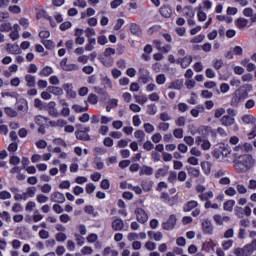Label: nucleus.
I'll list each match as a JSON object with an SVG mask.
<instances>
[{"instance_id":"nucleus-1","label":"nucleus","mask_w":256,"mask_h":256,"mask_svg":"<svg viewBox=\"0 0 256 256\" xmlns=\"http://www.w3.org/2000/svg\"><path fill=\"white\" fill-rule=\"evenodd\" d=\"M252 91L253 85L251 84H244L238 87V89L234 91V93L232 94V98L231 101L229 102V105H231V107L234 108L239 107L241 102H244V100L249 98V93H251Z\"/></svg>"},{"instance_id":"nucleus-2","label":"nucleus","mask_w":256,"mask_h":256,"mask_svg":"<svg viewBox=\"0 0 256 256\" xmlns=\"http://www.w3.org/2000/svg\"><path fill=\"white\" fill-rule=\"evenodd\" d=\"M254 164L255 160L253 159V156L245 154L238 156V158L234 160V169H236L238 173H247L253 168Z\"/></svg>"},{"instance_id":"nucleus-3","label":"nucleus","mask_w":256,"mask_h":256,"mask_svg":"<svg viewBox=\"0 0 256 256\" xmlns=\"http://www.w3.org/2000/svg\"><path fill=\"white\" fill-rule=\"evenodd\" d=\"M176 223H177V218H176L175 214H171V215H169L166 222L162 223V229L164 231H172L175 229Z\"/></svg>"},{"instance_id":"nucleus-4","label":"nucleus","mask_w":256,"mask_h":256,"mask_svg":"<svg viewBox=\"0 0 256 256\" xmlns=\"http://www.w3.org/2000/svg\"><path fill=\"white\" fill-rule=\"evenodd\" d=\"M198 133L201 137V139H207V137L209 136V133H212V137L216 136V133L213 132L212 127L211 126H201L198 128Z\"/></svg>"},{"instance_id":"nucleus-5","label":"nucleus","mask_w":256,"mask_h":256,"mask_svg":"<svg viewBox=\"0 0 256 256\" xmlns=\"http://www.w3.org/2000/svg\"><path fill=\"white\" fill-rule=\"evenodd\" d=\"M136 220L139 223L144 224L148 221V215L143 208H136L135 210Z\"/></svg>"},{"instance_id":"nucleus-6","label":"nucleus","mask_w":256,"mask_h":256,"mask_svg":"<svg viewBox=\"0 0 256 256\" xmlns=\"http://www.w3.org/2000/svg\"><path fill=\"white\" fill-rule=\"evenodd\" d=\"M195 143L198 146L201 144V150L203 151H208L209 149H211V146H212L211 142L208 141V139H202V137H196Z\"/></svg>"},{"instance_id":"nucleus-7","label":"nucleus","mask_w":256,"mask_h":256,"mask_svg":"<svg viewBox=\"0 0 256 256\" xmlns=\"http://www.w3.org/2000/svg\"><path fill=\"white\" fill-rule=\"evenodd\" d=\"M60 67L63 71H75L78 69L77 65L75 64H68V58H64L60 62Z\"/></svg>"},{"instance_id":"nucleus-8","label":"nucleus","mask_w":256,"mask_h":256,"mask_svg":"<svg viewBox=\"0 0 256 256\" xmlns=\"http://www.w3.org/2000/svg\"><path fill=\"white\" fill-rule=\"evenodd\" d=\"M51 201L58 204H63L66 201V198L61 192H53L51 195Z\"/></svg>"},{"instance_id":"nucleus-9","label":"nucleus","mask_w":256,"mask_h":256,"mask_svg":"<svg viewBox=\"0 0 256 256\" xmlns=\"http://www.w3.org/2000/svg\"><path fill=\"white\" fill-rule=\"evenodd\" d=\"M62 89L65 90L67 97L75 98L77 96V93L73 90L72 83L63 84Z\"/></svg>"},{"instance_id":"nucleus-10","label":"nucleus","mask_w":256,"mask_h":256,"mask_svg":"<svg viewBox=\"0 0 256 256\" xmlns=\"http://www.w3.org/2000/svg\"><path fill=\"white\" fill-rule=\"evenodd\" d=\"M55 107H56L55 101H51L47 104V111L49 115H51L53 118H57L61 115L59 112H57Z\"/></svg>"},{"instance_id":"nucleus-11","label":"nucleus","mask_w":256,"mask_h":256,"mask_svg":"<svg viewBox=\"0 0 256 256\" xmlns=\"http://www.w3.org/2000/svg\"><path fill=\"white\" fill-rule=\"evenodd\" d=\"M124 227L125 224L122 218H116L112 221L113 231H123Z\"/></svg>"},{"instance_id":"nucleus-12","label":"nucleus","mask_w":256,"mask_h":256,"mask_svg":"<svg viewBox=\"0 0 256 256\" xmlns=\"http://www.w3.org/2000/svg\"><path fill=\"white\" fill-rule=\"evenodd\" d=\"M220 124L223 125L224 127H231L232 125L235 124V117L222 116V118H220Z\"/></svg>"},{"instance_id":"nucleus-13","label":"nucleus","mask_w":256,"mask_h":256,"mask_svg":"<svg viewBox=\"0 0 256 256\" xmlns=\"http://www.w3.org/2000/svg\"><path fill=\"white\" fill-rule=\"evenodd\" d=\"M153 52V47L151 44H146L144 47V53L141 54V59H143V61H150L151 60V56L149 54H151Z\"/></svg>"},{"instance_id":"nucleus-14","label":"nucleus","mask_w":256,"mask_h":256,"mask_svg":"<svg viewBox=\"0 0 256 256\" xmlns=\"http://www.w3.org/2000/svg\"><path fill=\"white\" fill-rule=\"evenodd\" d=\"M172 12L173 10L170 5H164L159 9L160 15L164 18H170L172 16Z\"/></svg>"},{"instance_id":"nucleus-15","label":"nucleus","mask_w":256,"mask_h":256,"mask_svg":"<svg viewBox=\"0 0 256 256\" xmlns=\"http://www.w3.org/2000/svg\"><path fill=\"white\" fill-rule=\"evenodd\" d=\"M193 62V57L191 55H186L184 58H181V60H178V64L181 65V68H188L190 64Z\"/></svg>"},{"instance_id":"nucleus-16","label":"nucleus","mask_w":256,"mask_h":256,"mask_svg":"<svg viewBox=\"0 0 256 256\" xmlns=\"http://www.w3.org/2000/svg\"><path fill=\"white\" fill-rule=\"evenodd\" d=\"M217 147L220 149V151L222 152V156L228 158L229 155L231 154V149L229 144H225V143H219L217 145Z\"/></svg>"},{"instance_id":"nucleus-17","label":"nucleus","mask_w":256,"mask_h":256,"mask_svg":"<svg viewBox=\"0 0 256 256\" xmlns=\"http://www.w3.org/2000/svg\"><path fill=\"white\" fill-rule=\"evenodd\" d=\"M201 226L203 227L204 234H213V226L211 220L205 219Z\"/></svg>"},{"instance_id":"nucleus-18","label":"nucleus","mask_w":256,"mask_h":256,"mask_svg":"<svg viewBox=\"0 0 256 256\" xmlns=\"http://www.w3.org/2000/svg\"><path fill=\"white\" fill-rule=\"evenodd\" d=\"M130 33L136 37L142 36V28L137 23H131L130 25Z\"/></svg>"},{"instance_id":"nucleus-19","label":"nucleus","mask_w":256,"mask_h":256,"mask_svg":"<svg viewBox=\"0 0 256 256\" xmlns=\"http://www.w3.org/2000/svg\"><path fill=\"white\" fill-rule=\"evenodd\" d=\"M199 206L198 202L195 200H191L189 202H186V204L183 207V210L185 213L191 212L193 209H197Z\"/></svg>"},{"instance_id":"nucleus-20","label":"nucleus","mask_w":256,"mask_h":256,"mask_svg":"<svg viewBox=\"0 0 256 256\" xmlns=\"http://www.w3.org/2000/svg\"><path fill=\"white\" fill-rule=\"evenodd\" d=\"M47 92L52 93L54 96H62L64 94L63 88L59 86H49L47 87Z\"/></svg>"},{"instance_id":"nucleus-21","label":"nucleus","mask_w":256,"mask_h":256,"mask_svg":"<svg viewBox=\"0 0 256 256\" xmlns=\"http://www.w3.org/2000/svg\"><path fill=\"white\" fill-rule=\"evenodd\" d=\"M235 204H236L235 200L229 199L223 203V210L228 213H232V211H234Z\"/></svg>"},{"instance_id":"nucleus-22","label":"nucleus","mask_w":256,"mask_h":256,"mask_svg":"<svg viewBox=\"0 0 256 256\" xmlns=\"http://www.w3.org/2000/svg\"><path fill=\"white\" fill-rule=\"evenodd\" d=\"M75 137H76V139H78L80 141H84V142L91 140V137L89 136L88 133H85V132L79 131V130L75 131Z\"/></svg>"},{"instance_id":"nucleus-23","label":"nucleus","mask_w":256,"mask_h":256,"mask_svg":"<svg viewBox=\"0 0 256 256\" xmlns=\"http://www.w3.org/2000/svg\"><path fill=\"white\" fill-rule=\"evenodd\" d=\"M184 81L183 80H174L169 84L168 89L181 90L183 89Z\"/></svg>"},{"instance_id":"nucleus-24","label":"nucleus","mask_w":256,"mask_h":256,"mask_svg":"<svg viewBox=\"0 0 256 256\" xmlns=\"http://www.w3.org/2000/svg\"><path fill=\"white\" fill-rule=\"evenodd\" d=\"M25 82H26V86H28L29 88H33L36 86V77L32 76L31 74H26Z\"/></svg>"},{"instance_id":"nucleus-25","label":"nucleus","mask_w":256,"mask_h":256,"mask_svg":"<svg viewBox=\"0 0 256 256\" xmlns=\"http://www.w3.org/2000/svg\"><path fill=\"white\" fill-rule=\"evenodd\" d=\"M153 187V181L152 180H143L141 181V188H143V191L148 193L152 190Z\"/></svg>"},{"instance_id":"nucleus-26","label":"nucleus","mask_w":256,"mask_h":256,"mask_svg":"<svg viewBox=\"0 0 256 256\" xmlns=\"http://www.w3.org/2000/svg\"><path fill=\"white\" fill-rule=\"evenodd\" d=\"M7 51L10 54L18 55L20 53V48L18 44H7Z\"/></svg>"},{"instance_id":"nucleus-27","label":"nucleus","mask_w":256,"mask_h":256,"mask_svg":"<svg viewBox=\"0 0 256 256\" xmlns=\"http://www.w3.org/2000/svg\"><path fill=\"white\" fill-rule=\"evenodd\" d=\"M187 173L189 176L198 178L200 175V170L191 166H186Z\"/></svg>"},{"instance_id":"nucleus-28","label":"nucleus","mask_w":256,"mask_h":256,"mask_svg":"<svg viewBox=\"0 0 256 256\" xmlns=\"http://www.w3.org/2000/svg\"><path fill=\"white\" fill-rule=\"evenodd\" d=\"M53 73L54 69L50 66H46L42 70H40L39 75L42 77H49Z\"/></svg>"},{"instance_id":"nucleus-29","label":"nucleus","mask_w":256,"mask_h":256,"mask_svg":"<svg viewBox=\"0 0 256 256\" xmlns=\"http://www.w3.org/2000/svg\"><path fill=\"white\" fill-rule=\"evenodd\" d=\"M242 122H244L245 125L254 124L256 122V118L253 115L246 114L242 116Z\"/></svg>"},{"instance_id":"nucleus-30","label":"nucleus","mask_w":256,"mask_h":256,"mask_svg":"<svg viewBox=\"0 0 256 256\" xmlns=\"http://www.w3.org/2000/svg\"><path fill=\"white\" fill-rule=\"evenodd\" d=\"M139 175L140 176H143V175L152 176L153 168L151 166H143V168L140 169Z\"/></svg>"},{"instance_id":"nucleus-31","label":"nucleus","mask_w":256,"mask_h":256,"mask_svg":"<svg viewBox=\"0 0 256 256\" xmlns=\"http://www.w3.org/2000/svg\"><path fill=\"white\" fill-rule=\"evenodd\" d=\"M96 46V38H88V44L85 45L86 51H92L95 49Z\"/></svg>"},{"instance_id":"nucleus-32","label":"nucleus","mask_w":256,"mask_h":256,"mask_svg":"<svg viewBox=\"0 0 256 256\" xmlns=\"http://www.w3.org/2000/svg\"><path fill=\"white\" fill-rule=\"evenodd\" d=\"M146 114L148 115H156L157 114V106L156 104H148L146 106Z\"/></svg>"},{"instance_id":"nucleus-33","label":"nucleus","mask_w":256,"mask_h":256,"mask_svg":"<svg viewBox=\"0 0 256 256\" xmlns=\"http://www.w3.org/2000/svg\"><path fill=\"white\" fill-rule=\"evenodd\" d=\"M244 210L241 206H234V216H237L238 219L244 218Z\"/></svg>"},{"instance_id":"nucleus-34","label":"nucleus","mask_w":256,"mask_h":256,"mask_svg":"<svg viewBox=\"0 0 256 256\" xmlns=\"http://www.w3.org/2000/svg\"><path fill=\"white\" fill-rule=\"evenodd\" d=\"M37 192V188L36 187H29L26 188V192L23 193V196H28L29 198H34V196L36 195Z\"/></svg>"},{"instance_id":"nucleus-35","label":"nucleus","mask_w":256,"mask_h":256,"mask_svg":"<svg viewBox=\"0 0 256 256\" xmlns=\"http://www.w3.org/2000/svg\"><path fill=\"white\" fill-rule=\"evenodd\" d=\"M214 197V194L212 191L205 192L199 195L200 201H209V199H212Z\"/></svg>"},{"instance_id":"nucleus-36","label":"nucleus","mask_w":256,"mask_h":256,"mask_svg":"<svg viewBox=\"0 0 256 256\" xmlns=\"http://www.w3.org/2000/svg\"><path fill=\"white\" fill-rule=\"evenodd\" d=\"M13 30V27L11 26L10 22H5L0 25V32H10Z\"/></svg>"},{"instance_id":"nucleus-37","label":"nucleus","mask_w":256,"mask_h":256,"mask_svg":"<svg viewBox=\"0 0 256 256\" xmlns=\"http://www.w3.org/2000/svg\"><path fill=\"white\" fill-rule=\"evenodd\" d=\"M176 180H178L177 173L173 170L169 171V175L167 178L168 183L175 184Z\"/></svg>"},{"instance_id":"nucleus-38","label":"nucleus","mask_w":256,"mask_h":256,"mask_svg":"<svg viewBox=\"0 0 256 256\" xmlns=\"http://www.w3.org/2000/svg\"><path fill=\"white\" fill-rule=\"evenodd\" d=\"M5 114L10 118H16L18 116V112L15 111V109L6 107L5 108Z\"/></svg>"},{"instance_id":"nucleus-39","label":"nucleus","mask_w":256,"mask_h":256,"mask_svg":"<svg viewBox=\"0 0 256 256\" xmlns=\"http://www.w3.org/2000/svg\"><path fill=\"white\" fill-rule=\"evenodd\" d=\"M84 213L88 215H92L93 217H97L98 213L95 212V208L91 205L84 207Z\"/></svg>"},{"instance_id":"nucleus-40","label":"nucleus","mask_w":256,"mask_h":256,"mask_svg":"<svg viewBox=\"0 0 256 256\" xmlns=\"http://www.w3.org/2000/svg\"><path fill=\"white\" fill-rule=\"evenodd\" d=\"M88 106L86 107H82L79 104H74L72 105V110L75 111V113H83V112H87L88 111Z\"/></svg>"},{"instance_id":"nucleus-41","label":"nucleus","mask_w":256,"mask_h":256,"mask_svg":"<svg viewBox=\"0 0 256 256\" xmlns=\"http://www.w3.org/2000/svg\"><path fill=\"white\" fill-rule=\"evenodd\" d=\"M242 64L245 66L246 70L249 72H253L256 70V66L251 62L249 63V59H245L244 63Z\"/></svg>"},{"instance_id":"nucleus-42","label":"nucleus","mask_w":256,"mask_h":256,"mask_svg":"<svg viewBox=\"0 0 256 256\" xmlns=\"http://www.w3.org/2000/svg\"><path fill=\"white\" fill-rule=\"evenodd\" d=\"M248 25V20L245 18H238L236 21L237 28L243 29Z\"/></svg>"},{"instance_id":"nucleus-43","label":"nucleus","mask_w":256,"mask_h":256,"mask_svg":"<svg viewBox=\"0 0 256 256\" xmlns=\"http://www.w3.org/2000/svg\"><path fill=\"white\" fill-rule=\"evenodd\" d=\"M225 114H226L225 108H217V109H215V111H214V118H215V119H221V117H222L223 115H225Z\"/></svg>"},{"instance_id":"nucleus-44","label":"nucleus","mask_w":256,"mask_h":256,"mask_svg":"<svg viewBox=\"0 0 256 256\" xmlns=\"http://www.w3.org/2000/svg\"><path fill=\"white\" fill-rule=\"evenodd\" d=\"M205 39V35L204 34H199L198 36H195L194 38H192L190 40L191 44H198V43H202Z\"/></svg>"},{"instance_id":"nucleus-45","label":"nucleus","mask_w":256,"mask_h":256,"mask_svg":"<svg viewBox=\"0 0 256 256\" xmlns=\"http://www.w3.org/2000/svg\"><path fill=\"white\" fill-rule=\"evenodd\" d=\"M134 137L138 139L139 143H142L144 141L145 134L143 130H136L134 133Z\"/></svg>"},{"instance_id":"nucleus-46","label":"nucleus","mask_w":256,"mask_h":256,"mask_svg":"<svg viewBox=\"0 0 256 256\" xmlns=\"http://www.w3.org/2000/svg\"><path fill=\"white\" fill-rule=\"evenodd\" d=\"M134 98H135L136 102H138V104H140V105H143V104L147 103V101H148V98L145 95H135Z\"/></svg>"},{"instance_id":"nucleus-47","label":"nucleus","mask_w":256,"mask_h":256,"mask_svg":"<svg viewBox=\"0 0 256 256\" xmlns=\"http://www.w3.org/2000/svg\"><path fill=\"white\" fill-rule=\"evenodd\" d=\"M42 44L48 50H52L55 48V43L52 40H42Z\"/></svg>"},{"instance_id":"nucleus-48","label":"nucleus","mask_w":256,"mask_h":256,"mask_svg":"<svg viewBox=\"0 0 256 256\" xmlns=\"http://www.w3.org/2000/svg\"><path fill=\"white\" fill-rule=\"evenodd\" d=\"M63 106H66V107H63L62 110H61V115L63 117H69L70 115V108L68 107V103L66 102H63L62 103Z\"/></svg>"},{"instance_id":"nucleus-49","label":"nucleus","mask_w":256,"mask_h":256,"mask_svg":"<svg viewBox=\"0 0 256 256\" xmlns=\"http://www.w3.org/2000/svg\"><path fill=\"white\" fill-rule=\"evenodd\" d=\"M144 248L148 251H155L156 250V243L155 242H145Z\"/></svg>"},{"instance_id":"nucleus-50","label":"nucleus","mask_w":256,"mask_h":256,"mask_svg":"<svg viewBox=\"0 0 256 256\" xmlns=\"http://www.w3.org/2000/svg\"><path fill=\"white\" fill-rule=\"evenodd\" d=\"M184 130L181 128H177L173 130L174 138L181 139L183 138Z\"/></svg>"},{"instance_id":"nucleus-51","label":"nucleus","mask_w":256,"mask_h":256,"mask_svg":"<svg viewBox=\"0 0 256 256\" xmlns=\"http://www.w3.org/2000/svg\"><path fill=\"white\" fill-rule=\"evenodd\" d=\"M144 131L145 133L151 134L155 131V126L151 123H144Z\"/></svg>"},{"instance_id":"nucleus-52","label":"nucleus","mask_w":256,"mask_h":256,"mask_svg":"<svg viewBox=\"0 0 256 256\" xmlns=\"http://www.w3.org/2000/svg\"><path fill=\"white\" fill-rule=\"evenodd\" d=\"M8 11L12 14H19L22 12V8H20L18 5H13L8 7Z\"/></svg>"},{"instance_id":"nucleus-53","label":"nucleus","mask_w":256,"mask_h":256,"mask_svg":"<svg viewBox=\"0 0 256 256\" xmlns=\"http://www.w3.org/2000/svg\"><path fill=\"white\" fill-rule=\"evenodd\" d=\"M155 81L157 82V84H158L159 86L164 85L165 82H166V76H165V74H159V75L157 76V78L155 79Z\"/></svg>"},{"instance_id":"nucleus-54","label":"nucleus","mask_w":256,"mask_h":256,"mask_svg":"<svg viewBox=\"0 0 256 256\" xmlns=\"http://www.w3.org/2000/svg\"><path fill=\"white\" fill-rule=\"evenodd\" d=\"M143 148L145 151H152L155 149V144H153L151 141H145L143 144Z\"/></svg>"},{"instance_id":"nucleus-55","label":"nucleus","mask_w":256,"mask_h":256,"mask_svg":"<svg viewBox=\"0 0 256 256\" xmlns=\"http://www.w3.org/2000/svg\"><path fill=\"white\" fill-rule=\"evenodd\" d=\"M84 33L86 38H92V36L96 35L95 29L89 27L84 30Z\"/></svg>"},{"instance_id":"nucleus-56","label":"nucleus","mask_w":256,"mask_h":256,"mask_svg":"<svg viewBox=\"0 0 256 256\" xmlns=\"http://www.w3.org/2000/svg\"><path fill=\"white\" fill-rule=\"evenodd\" d=\"M167 175V170L163 168H159L157 172H155V178L160 179V177H165Z\"/></svg>"},{"instance_id":"nucleus-57","label":"nucleus","mask_w":256,"mask_h":256,"mask_svg":"<svg viewBox=\"0 0 256 256\" xmlns=\"http://www.w3.org/2000/svg\"><path fill=\"white\" fill-rule=\"evenodd\" d=\"M95 169L102 170L105 167V163L101 161V158H97L94 160Z\"/></svg>"},{"instance_id":"nucleus-58","label":"nucleus","mask_w":256,"mask_h":256,"mask_svg":"<svg viewBox=\"0 0 256 256\" xmlns=\"http://www.w3.org/2000/svg\"><path fill=\"white\" fill-rule=\"evenodd\" d=\"M112 55H115V49L114 48L108 47L103 52V56L104 57L108 58V57H111Z\"/></svg>"},{"instance_id":"nucleus-59","label":"nucleus","mask_w":256,"mask_h":256,"mask_svg":"<svg viewBox=\"0 0 256 256\" xmlns=\"http://www.w3.org/2000/svg\"><path fill=\"white\" fill-rule=\"evenodd\" d=\"M242 250H244L245 252V256H250L251 254H253V252L256 250L255 248L249 246V245H246L244 246V248H242Z\"/></svg>"},{"instance_id":"nucleus-60","label":"nucleus","mask_w":256,"mask_h":256,"mask_svg":"<svg viewBox=\"0 0 256 256\" xmlns=\"http://www.w3.org/2000/svg\"><path fill=\"white\" fill-rule=\"evenodd\" d=\"M224 194H226L228 197H234L237 192L234 187H229L226 189V191H224Z\"/></svg>"},{"instance_id":"nucleus-61","label":"nucleus","mask_w":256,"mask_h":256,"mask_svg":"<svg viewBox=\"0 0 256 256\" xmlns=\"http://www.w3.org/2000/svg\"><path fill=\"white\" fill-rule=\"evenodd\" d=\"M88 103L96 105L98 103V98L96 94H89L88 96Z\"/></svg>"},{"instance_id":"nucleus-62","label":"nucleus","mask_w":256,"mask_h":256,"mask_svg":"<svg viewBox=\"0 0 256 256\" xmlns=\"http://www.w3.org/2000/svg\"><path fill=\"white\" fill-rule=\"evenodd\" d=\"M212 156L215 159H220L221 158L222 152H221V150H220V148L218 146L214 148V150L212 152Z\"/></svg>"},{"instance_id":"nucleus-63","label":"nucleus","mask_w":256,"mask_h":256,"mask_svg":"<svg viewBox=\"0 0 256 256\" xmlns=\"http://www.w3.org/2000/svg\"><path fill=\"white\" fill-rule=\"evenodd\" d=\"M66 239H67V236H66L65 233L60 232V233L56 234V241L57 242H64V241H66Z\"/></svg>"},{"instance_id":"nucleus-64","label":"nucleus","mask_w":256,"mask_h":256,"mask_svg":"<svg viewBox=\"0 0 256 256\" xmlns=\"http://www.w3.org/2000/svg\"><path fill=\"white\" fill-rule=\"evenodd\" d=\"M71 26H73V25L69 21L62 22V24L60 25V30L61 31H66V30L70 29Z\"/></svg>"}]
</instances>
